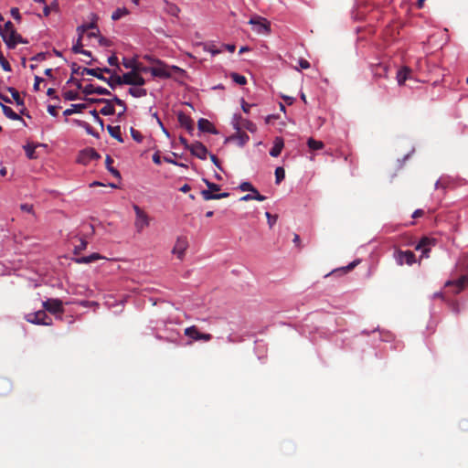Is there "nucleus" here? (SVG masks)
Listing matches in <instances>:
<instances>
[{
	"label": "nucleus",
	"mask_w": 468,
	"mask_h": 468,
	"mask_svg": "<svg viewBox=\"0 0 468 468\" xmlns=\"http://www.w3.org/2000/svg\"><path fill=\"white\" fill-rule=\"evenodd\" d=\"M82 68L80 67L77 63H72L71 65V70L72 74L80 75V72L81 71Z\"/></svg>",
	"instance_id": "4d7b16f0"
},
{
	"label": "nucleus",
	"mask_w": 468,
	"mask_h": 468,
	"mask_svg": "<svg viewBox=\"0 0 468 468\" xmlns=\"http://www.w3.org/2000/svg\"><path fill=\"white\" fill-rule=\"evenodd\" d=\"M86 101L89 103H103L104 101H106V99L87 98Z\"/></svg>",
	"instance_id": "0e129e2a"
},
{
	"label": "nucleus",
	"mask_w": 468,
	"mask_h": 468,
	"mask_svg": "<svg viewBox=\"0 0 468 468\" xmlns=\"http://www.w3.org/2000/svg\"><path fill=\"white\" fill-rule=\"evenodd\" d=\"M44 81V79L39 76H35V83H34V90H38L40 83Z\"/></svg>",
	"instance_id": "6e6d98bb"
},
{
	"label": "nucleus",
	"mask_w": 468,
	"mask_h": 468,
	"mask_svg": "<svg viewBox=\"0 0 468 468\" xmlns=\"http://www.w3.org/2000/svg\"><path fill=\"white\" fill-rule=\"evenodd\" d=\"M184 334L186 336L195 341L208 342L212 339V335L199 332L196 325L186 327L184 331Z\"/></svg>",
	"instance_id": "6e6552de"
},
{
	"label": "nucleus",
	"mask_w": 468,
	"mask_h": 468,
	"mask_svg": "<svg viewBox=\"0 0 468 468\" xmlns=\"http://www.w3.org/2000/svg\"><path fill=\"white\" fill-rule=\"evenodd\" d=\"M129 93L135 98L144 97L146 95V90L142 88H130Z\"/></svg>",
	"instance_id": "e433bc0d"
},
{
	"label": "nucleus",
	"mask_w": 468,
	"mask_h": 468,
	"mask_svg": "<svg viewBox=\"0 0 468 468\" xmlns=\"http://www.w3.org/2000/svg\"><path fill=\"white\" fill-rule=\"evenodd\" d=\"M103 103H105V106L101 109L100 113L104 116L113 115L115 113V109L112 104V99H106V101H104Z\"/></svg>",
	"instance_id": "393cba45"
},
{
	"label": "nucleus",
	"mask_w": 468,
	"mask_h": 468,
	"mask_svg": "<svg viewBox=\"0 0 468 468\" xmlns=\"http://www.w3.org/2000/svg\"><path fill=\"white\" fill-rule=\"evenodd\" d=\"M122 84L143 86L145 84L144 79L134 69L122 76Z\"/></svg>",
	"instance_id": "1a4fd4ad"
},
{
	"label": "nucleus",
	"mask_w": 468,
	"mask_h": 468,
	"mask_svg": "<svg viewBox=\"0 0 468 468\" xmlns=\"http://www.w3.org/2000/svg\"><path fill=\"white\" fill-rule=\"evenodd\" d=\"M197 127L201 132L210 133L213 134L218 133V131L213 124L207 119L200 118L197 122Z\"/></svg>",
	"instance_id": "4be33fe9"
},
{
	"label": "nucleus",
	"mask_w": 468,
	"mask_h": 468,
	"mask_svg": "<svg viewBox=\"0 0 468 468\" xmlns=\"http://www.w3.org/2000/svg\"><path fill=\"white\" fill-rule=\"evenodd\" d=\"M149 69H151V67H140L139 65H135L133 69L138 72V71H141V72H149Z\"/></svg>",
	"instance_id": "e2e57ef3"
},
{
	"label": "nucleus",
	"mask_w": 468,
	"mask_h": 468,
	"mask_svg": "<svg viewBox=\"0 0 468 468\" xmlns=\"http://www.w3.org/2000/svg\"><path fill=\"white\" fill-rule=\"evenodd\" d=\"M93 73H90L91 76L96 77L97 79L104 81L105 77L101 72V68L92 69Z\"/></svg>",
	"instance_id": "8fccbe9b"
},
{
	"label": "nucleus",
	"mask_w": 468,
	"mask_h": 468,
	"mask_svg": "<svg viewBox=\"0 0 468 468\" xmlns=\"http://www.w3.org/2000/svg\"><path fill=\"white\" fill-rule=\"evenodd\" d=\"M102 257L99 254V253H92L90 254V256H83V257H80V258H77L75 260V261L77 263H84V264H87V263H90V262H93L97 260H100L101 259Z\"/></svg>",
	"instance_id": "bb28decb"
},
{
	"label": "nucleus",
	"mask_w": 468,
	"mask_h": 468,
	"mask_svg": "<svg viewBox=\"0 0 468 468\" xmlns=\"http://www.w3.org/2000/svg\"><path fill=\"white\" fill-rule=\"evenodd\" d=\"M107 131L109 132L110 135L113 138H115L118 142L122 143L123 139L122 137L121 133V128L120 126H107Z\"/></svg>",
	"instance_id": "cd10ccee"
},
{
	"label": "nucleus",
	"mask_w": 468,
	"mask_h": 468,
	"mask_svg": "<svg viewBox=\"0 0 468 468\" xmlns=\"http://www.w3.org/2000/svg\"><path fill=\"white\" fill-rule=\"evenodd\" d=\"M206 49L210 52L213 56L220 54L222 52V48H217L214 44L207 46Z\"/></svg>",
	"instance_id": "de8ad7c7"
},
{
	"label": "nucleus",
	"mask_w": 468,
	"mask_h": 468,
	"mask_svg": "<svg viewBox=\"0 0 468 468\" xmlns=\"http://www.w3.org/2000/svg\"><path fill=\"white\" fill-rule=\"evenodd\" d=\"M82 48H83L82 37H80V36H79L76 43L72 47V52L75 54H79V53L82 52V49H83Z\"/></svg>",
	"instance_id": "79ce46f5"
},
{
	"label": "nucleus",
	"mask_w": 468,
	"mask_h": 468,
	"mask_svg": "<svg viewBox=\"0 0 468 468\" xmlns=\"http://www.w3.org/2000/svg\"><path fill=\"white\" fill-rule=\"evenodd\" d=\"M36 147H37V145H33V144H27V145L24 146L27 156L29 159L37 158L36 152H35Z\"/></svg>",
	"instance_id": "58836bf2"
},
{
	"label": "nucleus",
	"mask_w": 468,
	"mask_h": 468,
	"mask_svg": "<svg viewBox=\"0 0 468 468\" xmlns=\"http://www.w3.org/2000/svg\"><path fill=\"white\" fill-rule=\"evenodd\" d=\"M112 164H113V159L110 156V155H107L106 156V159H105V165H106V168L107 170L116 178L120 179L121 178V174L120 172L115 169L113 166H112Z\"/></svg>",
	"instance_id": "a878e982"
},
{
	"label": "nucleus",
	"mask_w": 468,
	"mask_h": 468,
	"mask_svg": "<svg viewBox=\"0 0 468 468\" xmlns=\"http://www.w3.org/2000/svg\"><path fill=\"white\" fill-rule=\"evenodd\" d=\"M285 177V171L282 167L279 166L275 169V181L280 184Z\"/></svg>",
	"instance_id": "a19ab883"
},
{
	"label": "nucleus",
	"mask_w": 468,
	"mask_h": 468,
	"mask_svg": "<svg viewBox=\"0 0 468 468\" xmlns=\"http://www.w3.org/2000/svg\"><path fill=\"white\" fill-rule=\"evenodd\" d=\"M307 145L311 150H320L324 148V143L321 141H316L314 138L308 139Z\"/></svg>",
	"instance_id": "f704fd0d"
},
{
	"label": "nucleus",
	"mask_w": 468,
	"mask_h": 468,
	"mask_svg": "<svg viewBox=\"0 0 468 468\" xmlns=\"http://www.w3.org/2000/svg\"><path fill=\"white\" fill-rule=\"evenodd\" d=\"M190 152L193 155L201 160H205L207 154V147L200 142H195L191 144Z\"/></svg>",
	"instance_id": "dca6fc26"
},
{
	"label": "nucleus",
	"mask_w": 468,
	"mask_h": 468,
	"mask_svg": "<svg viewBox=\"0 0 468 468\" xmlns=\"http://www.w3.org/2000/svg\"><path fill=\"white\" fill-rule=\"evenodd\" d=\"M179 142L182 145H184L186 149H188L190 151L191 144H188L187 140L185 137L180 136Z\"/></svg>",
	"instance_id": "680f3d73"
},
{
	"label": "nucleus",
	"mask_w": 468,
	"mask_h": 468,
	"mask_svg": "<svg viewBox=\"0 0 468 468\" xmlns=\"http://www.w3.org/2000/svg\"><path fill=\"white\" fill-rule=\"evenodd\" d=\"M27 321L31 324L43 325H50L52 324V319L46 314L44 310L28 314L27 315Z\"/></svg>",
	"instance_id": "0eeeda50"
},
{
	"label": "nucleus",
	"mask_w": 468,
	"mask_h": 468,
	"mask_svg": "<svg viewBox=\"0 0 468 468\" xmlns=\"http://www.w3.org/2000/svg\"><path fill=\"white\" fill-rule=\"evenodd\" d=\"M205 184L207 186V189H204L201 191V196L204 200H213V199H221L226 198L229 197V193L224 192L220 194H216L215 192H218L220 190V186L215 183H212L207 179H204Z\"/></svg>",
	"instance_id": "7ed1b4c3"
},
{
	"label": "nucleus",
	"mask_w": 468,
	"mask_h": 468,
	"mask_svg": "<svg viewBox=\"0 0 468 468\" xmlns=\"http://www.w3.org/2000/svg\"><path fill=\"white\" fill-rule=\"evenodd\" d=\"M232 124L236 131H239L241 128H245L250 133H254L256 131V125L252 122L247 119H243L240 115L238 114L233 116Z\"/></svg>",
	"instance_id": "9b49d317"
},
{
	"label": "nucleus",
	"mask_w": 468,
	"mask_h": 468,
	"mask_svg": "<svg viewBox=\"0 0 468 468\" xmlns=\"http://www.w3.org/2000/svg\"><path fill=\"white\" fill-rule=\"evenodd\" d=\"M164 11L173 16H177L179 12H180V9L179 7L173 4V3H170L166 0H164Z\"/></svg>",
	"instance_id": "b1692460"
},
{
	"label": "nucleus",
	"mask_w": 468,
	"mask_h": 468,
	"mask_svg": "<svg viewBox=\"0 0 468 468\" xmlns=\"http://www.w3.org/2000/svg\"><path fill=\"white\" fill-rule=\"evenodd\" d=\"M177 120L181 127L186 129L189 133L194 131V122L190 116L185 114L183 112H178Z\"/></svg>",
	"instance_id": "f3484780"
},
{
	"label": "nucleus",
	"mask_w": 468,
	"mask_h": 468,
	"mask_svg": "<svg viewBox=\"0 0 468 468\" xmlns=\"http://www.w3.org/2000/svg\"><path fill=\"white\" fill-rule=\"evenodd\" d=\"M86 107H87L86 104H72L71 108L65 110L63 114L65 116H69L74 113H79Z\"/></svg>",
	"instance_id": "2f4dec72"
},
{
	"label": "nucleus",
	"mask_w": 468,
	"mask_h": 468,
	"mask_svg": "<svg viewBox=\"0 0 468 468\" xmlns=\"http://www.w3.org/2000/svg\"><path fill=\"white\" fill-rule=\"evenodd\" d=\"M11 15L15 19H20L19 10L16 7L11 9Z\"/></svg>",
	"instance_id": "338daca9"
},
{
	"label": "nucleus",
	"mask_w": 468,
	"mask_h": 468,
	"mask_svg": "<svg viewBox=\"0 0 468 468\" xmlns=\"http://www.w3.org/2000/svg\"><path fill=\"white\" fill-rule=\"evenodd\" d=\"M112 102L117 104L118 107H122V111L119 113V115H122V114H123L125 112L127 108H126L125 102L122 100L119 99L117 96H113Z\"/></svg>",
	"instance_id": "a18cd8bd"
},
{
	"label": "nucleus",
	"mask_w": 468,
	"mask_h": 468,
	"mask_svg": "<svg viewBox=\"0 0 468 468\" xmlns=\"http://www.w3.org/2000/svg\"><path fill=\"white\" fill-rule=\"evenodd\" d=\"M372 72L376 78H388V66L385 63H378L373 66Z\"/></svg>",
	"instance_id": "412c9836"
},
{
	"label": "nucleus",
	"mask_w": 468,
	"mask_h": 468,
	"mask_svg": "<svg viewBox=\"0 0 468 468\" xmlns=\"http://www.w3.org/2000/svg\"><path fill=\"white\" fill-rule=\"evenodd\" d=\"M0 105H1V108L3 110V112L4 114L11 119V120H19L20 117L17 113H16L10 107L3 104L2 102H0Z\"/></svg>",
	"instance_id": "7c9ffc66"
},
{
	"label": "nucleus",
	"mask_w": 468,
	"mask_h": 468,
	"mask_svg": "<svg viewBox=\"0 0 468 468\" xmlns=\"http://www.w3.org/2000/svg\"><path fill=\"white\" fill-rule=\"evenodd\" d=\"M133 208L135 213L134 228L138 233H141L150 225V217L138 205H133Z\"/></svg>",
	"instance_id": "20e7f679"
},
{
	"label": "nucleus",
	"mask_w": 468,
	"mask_h": 468,
	"mask_svg": "<svg viewBox=\"0 0 468 468\" xmlns=\"http://www.w3.org/2000/svg\"><path fill=\"white\" fill-rule=\"evenodd\" d=\"M239 189L241 191L257 192V189L250 182L241 183L239 185Z\"/></svg>",
	"instance_id": "c03bdc74"
},
{
	"label": "nucleus",
	"mask_w": 468,
	"mask_h": 468,
	"mask_svg": "<svg viewBox=\"0 0 468 468\" xmlns=\"http://www.w3.org/2000/svg\"><path fill=\"white\" fill-rule=\"evenodd\" d=\"M0 35L9 48H15L18 43H26L16 30L1 33Z\"/></svg>",
	"instance_id": "9d476101"
},
{
	"label": "nucleus",
	"mask_w": 468,
	"mask_h": 468,
	"mask_svg": "<svg viewBox=\"0 0 468 468\" xmlns=\"http://www.w3.org/2000/svg\"><path fill=\"white\" fill-rule=\"evenodd\" d=\"M94 28H97V24H96V22L93 21L87 25L79 26L77 27V32H78L79 36H80V37H83V35L86 32H88L90 29H94Z\"/></svg>",
	"instance_id": "473e14b6"
},
{
	"label": "nucleus",
	"mask_w": 468,
	"mask_h": 468,
	"mask_svg": "<svg viewBox=\"0 0 468 468\" xmlns=\"http://www.w3.org/2000/svg\"><path fill=\"white\" fill-rule=\"evenodd\" d=\"M222 51L228 50L230 53H233L236 49V46L234 44H223L221 46Z\"/></svg>",
	"instance_id": "603ef678"
},
{
	"label": "nucleus",
	"mask_w": 468,
	"mask_h": 468,
	"mask_svg": "<svg viewBox=\"0 0 468 468\" xmlns=\"http://www.w3.org/2000/svg\"><path fill=\"white\" fill-rule=\"evenodd\" d=\"M64 99L67 101H75L79 99V94L73 90H68L64 93Z\"/></svg>",
	"instance_id": "49530a36"
},
{
	"label": "nucleus",
	"mask_w": 468,
	"mask_h": 468,
	"mask_svg": "<svg viewBox=\"0 0 468 468\" xmlns=\"http://www.w3.org/2000/svg\"><path fill=\"white\" fill-rule=\"evenodd\" d=\"M249 140H250L249 135L246 133H243L239 130V131H237V133L235 134L228 137L226 139V142L237 141L238 144L242 147L247 144V142Z\"/></svg>",
	"instance_id": "aec40b11"
},
{
	"label": "nucleus",
	"mask_w": 468,
	"mask_h": 468,
	"mask_svg": "<svg viewBox=\"0 0 468 468\" xmlns=\"http://www.w3.org/2000/svg\"><path fill=\"white\" fill-rule=\"evenodd\" d=\"M99 44L102 47H109L111 44V41L109 39H107L106 37L100 36Z\"/></svg>",
	"instance_id": "5fc2aeb1"
},
{
	"label": "nucleus",
	"mask_w": 468,
	"mask_h": 468,
	"mask_svg": "<svg viewBox=\"0 0 468 468\" xmlns=\"http://www.w3.org/2000/svg\"><path fill=\"white\" fill-rule=\"evenodd\" d=\"M251 193L252 194H247V195L243 196L242 197H240V201H250L252 199H255L258 201H264L266 199V197L260 194L258 190H257V192H251Z\"/></svg>",
	"instance_id": "c756f323"
},
{
	"label": "nucleus",
	"mask_w": 468,
	"mask_h": 468,
	"mask_svg": "<svg viewBox=\"0 0 468 468\" xmlns=\"http://www.w3.org/2000/svg\"><path fill=\"white\" fill-rule=\"evenodd\" d=\"M5 90H7L11 93V95H12L14 101L16 102V104H18V105L24 104V101L21 99L19 92L15 88L7 87V88H5Z\"/></svg>",
	"instance_id": "c9c22d12"
},
{
	"label": "nucleus",
	"mask_w": 468,
	"mask_h": 468,
	"mask_svg": "<svg viewBox=\"0 0 468 468\" xmlns=\"http://www.w3.org/2000/svg\"><path fill=\"white\" fill-rule=\"evenodd\" d=\"M284 146V142L282 137H276L273 142V146L271 147L270 151V154L272 157H277L281 154L282 150Z\"/></svg>",
	"instance_id": "5701e85b"
},
{
	"label": "nucleus",
	"mask_w": 468,
	"mask_h": 468,
	"mask_svg": "<svg viewBox=\"0 0 468 468\" xmlns=\"http://www.w3.org/2000/svg\"><path fill=\"white\" fill-rule=\"evenodd\" d=\"M20 208H21V210H23L25 212H28V213H32L33 212V206L29 205V204H22L20 206Z\"/></svg>",
	"instance_id": "13d9d810"
},
{
	"label": "nucleus",
	"mask_w": 468,
	"mask_h": 468,
	"mask_svg": "<svg viewBox=\"0 0 468 468\" xmlns=\"http://www.w3.org/2000/svg\"><path fill=\"white\" fill-rule=\"evenodd\" d=\"M188 248V241L186 237H178L172 250V253L176 255L179 260H183L185 252Z\"/></svg>",
	"instance_id": "2eb2a0df"
},
{
	"label": "nucleus",
	"mask_w": 468,
	"mask_h": 468,
	"mask_svg": "<svg viewBox=\"0 0 468 468\" xmlns=\"http://www.w3.org/2000/svg\"><path fill=\"white\" fill-rule=\"evenodd\" d=\"M395 257L397 260L398 264L403 265H412L414 262H416V257L415 254L411 250H397L395 253Z\"/></svg>",
	"instance_id": "4468645a"
},
{
	"label": "nucleus",
	"mask_w": 468,
	"mask_h": 468,
	"mask_svg": "<svg viewBox=\"0 0 468 468\" xmlns=\"http://www.w3.org/2000/svg\"><path fill=\"white\" fill-rule=\"evenodd\" d=\"M130 133H131V135H132L133 139L135 142L141 143L143 141L144 137H143L142 133L138 130L131 127Z\"/></svg>",
	"instance_id": "37998d69"
},
{
	"label": "nucleus",
	"mask_w": 468,
	"mask_h": 468,
	"mask_svg": "<svg viewBox=\"0 0 468 468\" xmlns=\"http://www.w3.org/2000/svg\"><path fill=\"white\" fill-rule=\"evenodd\" d=\"M230 77L234 82L239 85H245L247 83V79L243 75H239L236 72H232Z\"/></svg>",
	"instance_id": "4c0bfd02"
},
{
	"label": "nucleus",
	"mask_w": 468,
	"mask_h": 468,
	"mask_svg": "<svg viewBox=\"0 0 468 468\" xmlns=\"http://www.w3.org/2000/svg\"><path fill=\"white\" fill-rule=\"evenodd\" d=\"M43 307L52 314H61L64 313L63 303L59 299H48L43 302Z\"/></svg>",
	"instance_id": "f8f14e48"
},
{
	"label": "nucleus",
	"mask_w": 468,
	"mask_h": 468,
	"mask_svg": "<svg viewBox=\"0 0 468 468\" xmlns=\"http://www.w3.org/2000/svg\"><path fill=\"white\" fill-rule=\"evenodd\" d=\"M185 71L177 66H168L161 60H156L155 65L149 69L152 76L161 79L171 78L173 74L182 75Z\"/></svg>",
	"instance_id": "f03ea898"
},
{
	"label": "nucleus",
	"mask_w": 468,
	"mask_h": 468,
	"mask_svg": "<svg viewBox=\"0 0 468 468\" xmlns=\"http://www.w3.org/2000/svg\"><path fill=\"white\" fill-rule=\"evenodd\" d=\"M299 66L302 69H306L310 68V63L306 59L302 58L299 60Z\"/></svg>",
	"instance_id": "69168bd1"
},
{
	"label": "nucleus",
	"mask_w": 468,
	"mask_h": 468,
	"mask_svg": "<svg viewBox=\"0 0 468 468\" xmlns=\"http://www.w3.org/2000/svg\"><path fill=\"white\" fill-rule=\"evenodd\" d=\"M412 76V70L407 67L404 66L400 68L397 72V81L399 86L403 85L407 80H410Z\"/></svg>",
	"instance_id": "a211bd4d"
},
{
	"label": "nucleus",
	"mask_w": 468,
	"mask_h": 468,
	"mask_svg": "<svg viewBox=\"0 0 468 468\" xmlns=\"http://www.w3.org/2000/svg\"><path fill=\"white\" fill-rule=\"evenodd\" d=\"M68 82H72V83H74V85H76L77 89H79V90H83V88H84V87L82 86V84H81V81H80V80H77V79H74L73 77H71V78L69 80V81H68Z\"/></svg>",
	"instance_id": "864d4df0"
},
{
	"label": "nucleus",
	"mask_w": 468,
	"mask_h": 468,
	"mask_svg": "<svg viewBox=\"0 0 468 468\" xmlns=\"http://www.w3.org/2000/svg\"><path fill=\"white\" fill-rule=\"evenodd\" d=\"M12 30H16V29H15L14 25H13V23L11 21H7L5 24L4 27H2V26H0V34L7 32V31H12Z\"/></svg>",
	"instance_id": "09e8293b"
},
{
	"label": "nucleus",
	"mask_w": 468,
	"mask_h": 468,
	"mask_svg": "<svg viewBox=\"0 0 468 468\" xmlns=\"http://www.w3.org/2000/svg\"><path fill=\"white\" fill-rule=\"evenodd\" d=\"M424 215V211L422 209H417L413 212L412 214V218H420Z\"/></svg>",
	"instance_id": "774afa93"
},
{
	"label": "nucleus",
	"mask_w": 468,
	"mask_h": 468,
	"mask_svg": "<svg viewBox=\"0 0 468 468\" xmlns=\"http://www.w3.org/2000/svg\"><path fill=\"white\" fill-rule=\"evenodd\" d=\"M101 155L93 148H86L82 150L78 156V163L81 165H88L91 160L100 159Z\"/></svg>",
	"instance_id": "ddd939ff"
},
{
	"label": "nucleus",
	"mask_w": 468,
	"mask_h": 468,
	"mask_svg": "<svg viewBox=\"0 0 468 468\" xmlns=\"http://www.w3.org/2000/svg\"><path fill=\"white\" fill-rule=\"evenodd\" d=\"M48 112L56 117L58 115V112H57V107L56 106H53V105H48Z\"/></svg>",
	"instance_id": "052dcab7"
},
{
	"label": "nucleus",
	"mask_w": 468,
	"mask_h": 468,
	"mask_svg": "<svg viewBox=\"0 0 468 468\" xmlns=\"http://www.w3.org/2000/svg\"><path fill=\"white\" fill-rule=\"evenodd\" d=\"M79 241H80V244L76 245L74 248V254H76V255L80 254L82 250H84L88 245V242L82 238H80Z\"/></svg>",
	"instance_id": "ea45409f"
},
{
	"label": "nucleus",
	"mask_w": 468,
	"mask_h": 468,
	"mask_svg": "<svg viewBox=\"0 0 468 468\" xmlns=\"http://www.w3.org/2000/svg\"><path fill=\"white\" fill-rule=\"evenodd\" d=\"M82 92L85 95H90L93 93L101 95H112L111 91L103 87H94L92 84L84 86Z\"/></svg>",
	"instance_id": "6ab92c4d"
},
{
	"label": "nucleus",
	"mask_w": 468,
	"mask_h": 468,
	"mask_svg": "<svg viewBox=\"0 0 468 468\" xmlns=\"http://www.w3.org/2000/svg\"><path fill=\"white\" fill-rule=\"evenodd\" d=\"M437 245V239L434 238L423 237L415 246L416 250L421 252L420 260L429 258V253L432 248Z\"/></svg>",
	"instance_id": "39448f33"
},
{
	"label": "nucleus",
	"mask_w": 468,
	"mask_h": 468,
	"mask_svg": "<svg viewBox=\"0 0 468 468\" xmlns=\"http://www.w3.org/2000/svg\"><path fill=\"white\" fill-rule=\"evenodd\" d=\"M129 14V11L127 8H117L112 15V19L116 21L123 17L124 16H127Z\"/></svg>",
	"instance_id": "72a5a7b5"
},
{
	"label": "nucleus",
	"mask_w": 468,
	"mask_h": 468,
	"mask_svg": "<svg viewBox=\"0 0 468 468\" xmlns=\"http://www.w3.org/2000/svg\"><path fill=\"white\" fill-rule=\"evenodd\" d=\"M104 82H106L112 89H114L118 85H122V76L114 74L110 78L105 77Z\"/></svg>",
	"instance_id": "c85d7f7f"
},
{
	"label": "nucleus",
	"mask_w": 468,
	"mask_h": 468,
	"mask_svg": "<svg viewBox=\"0 0 468 468\" xmlns=\"http://www.w3.org/2000/svg\"><path fill=\"white\" fill-rule=\"evenodd\" d=\"M249 24L253 27V30L258 34H269L271 31L270 23L261 16L251 17Z\"/></svg>",
	"instance_id": "423d86ee"
},
{
	"label": "nucleus",
	"mask_w": 468,
	"mask_h": 468,
	"mask_svg": "<svg viewBox=\"0 0 468 468\" xmlns=\"http://www.w3.org/2000/svg\"><path fill=\"white\" fill-rule=\"evenodd\" d=\"M458 269L462 272L454 281H448L444 284L443 292H441V300L445 301L454 313H459V304L447 297L449 293L458 294L468 286V256H464L458 263Z\"/></svg>",
	"instance_id": "f257e3e1"
},
{
	"label": "nucleus",
	"mask_w": 468,
	"mask_h": 468,
	"mask_svg": "<svg viewBox=\"0 0 468 468\" xmlns=\"http://www.w3.org/2000/svg\"><path fill=\"white\" fill-rule=\"evenodd\" d=\"M108 63L111 66H118V58L115 55H112L108 58Z\"/></svg>",
	"instance_id": "bf43d9fd"
},
{
	"label": "nucleus",
	"mask_w": 468,
	"mask_h": 468,
	"mask_svg": "<svg viewBox=\"0 0 468 468\" xmlns=\"http://www.w3.org/2000/svg\"><path fill=\"white\" fill-rule=\"evenodd\" d=\"M265 216L268 219V223H269L270 227H272L273 224H275V222L277 220V216H272L270 212H266Z\"/></svg>",
	"instance_id": "3c124183"
}]
</instances>
